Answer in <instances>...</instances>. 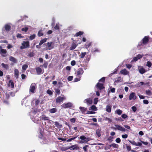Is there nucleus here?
Listing matches in <instances>:
<instances>
[{
    "mask_svg": "<svg viewBox=\"0 0 152 152\" xmlns=\"http://www.w3.org/2000/svg\"><path fill=\"white\" fill-rule=\"evenodd\" d=\"M37 110H36L30 112V114L31 119L33 122L36 123H37L39 120V118L37 114Z\"/></svg>",
    "mask_w": 152,
    "mask_h": 152,
    "instance_id": "nucleus-1",
    "label": "nucleus"
},
{
    "mask_svg": "<svg viewBox=\"0 0 152 152\" xmlns=\"http://www.w3.org/2000/svg\"><path fill=\"white\" fill-rule=\"evenodd\" d=\"M78 138L82 140L79 142L80 143H87L88 142L90 141L91 139L89 137H86L84 135H82L80 136V137H78Z\"/></svg>",
    "mask_w": 152,
    "mask_h": 152,
    "instance_id": "nucleus-2",
    "label": "nucleus"
},
{
    "mask_svg": "<svg viewBox=\"0 0 152 152\" xmlns=\"http://www.w3.org/2000/svg\"><path fill=\"white\" fill-rule=\"evenodd\" d=\"M22 45L20 47V49H23L28 48L30 47L29 42L28 41H24L21 44Z\"/></svg>",
    "mask_w": 152,
    "mask_h": 152,
    "instance_id": "nucleus-3",
    "label": "nucleus"
},
{
    "mask_svg": "<svg viewBox=\"0 0 152 152\" xmlns=\"http://www.w3.org/2000/svg\"><path fill=\"white\" fill-rule=\"evenodd\" d=\"M114 126L115 127H113V129L115 130L117 129L122 132H125L126 130V129L120 125L115 124Z\"/></svg>",
    "mask_w": 152,
    "mask_h": 152,
    "instance_id": "nucleus-4",
    "label": "nucleus"
},
{
    "mask_svg": "<svg viewBox=\"0 0 152 152\" xmlns=\"http://www.w3.org/2000/svg\"><path fill=\"white\" fill-rule=\"evenodd\" d=\"M54 43L53 42H48L47 43V50H51L54 48Z\"/></svg>",
    "mask_w": 152,
    "mask_h": 152,
    "instance_id": "nucleus-5",
    "label": "nucleus"
},
{
    "mask_svg": "<svg viewBox=\"0 0 152 152\" xmlns=\"http://www.w3.org/2000/svg\"><path fill=\"white\" fill-rule=\"evenodd\" d=\"M84 72V71L81 68H79L76 71L75 73L76 76L77 77H81V75H83Z\"/></svg>",
    "mask_w": 152,
    "mask_h": 152,
    "instance_id": "nucleus-6",
    "label": "nucleus"
},
{
    "mask_svg": "<svg viewBox=\"0 0 152 152\" xmlns=\"http://www.w3.org/2000/svg\"><path fill=\"white\" fill-rule=\"evenodd\" d=\"M66 99L64 96L62 95L57 98L56 99V102L57 103H60L63 101L64 100Z\"/></svg>",
    "mask_w": 152,
    "mask_h": 152,
    "instance_id": "nucleus-7",
    "label": "nucleus"
},
{
    "mask_svg": "<svg viewBox=\"0 0 152 152\" xmlns=\"http://www.w3.org/2000/svg\"><path fill=\"white\" fill-rule=\"evenodd\" d=\"M72 104L71 102H68L66 103H64L62 104L61 106L64 108H68L72 107Z\"/></svg>",
    "mask_w": 152,
    "mask_h": 152,
    "instance_id": "nucleus-8",
    "label": "nucleus"
},
{
    "mask_svg": "<svg viewBox=\"0 0 152 152\" xmlns=\"http://www.w3.org/2000/svg\"><path fill=\"white\" fill-rule=\"evenodd\" d=\"M36 87V85L35 83L31 84L29 88V91L32 93H34L35 92V91Z\"/></svg>",
    "mask_w": 152,
    "mask_h": 152,
    "instance_id": "nucleus-9",
    "label": "nucleus"
},
{
    "mask_svg": "<svg viewBox=\"0 0 152 152\" xmlns=\"http://www.w3.org/2000/svg\"><path fill=\"white\" fill-rule=\"evenodd\" d=\"M83 102L84 103L87 104L88 105L91 104L92 103V100L91 98H88L85 99Z\"/></svg>",
    "mask_w": 152,
    "mask_h": 152,
    "instance_id": "nucleus-10",
    "label": "nucleus"
},
{
    "mask_svg": "<svg viewBox=\"0 0 152 152\" xmlns=\"http://www.w3.org/2000/svg\"><path fill=\"white\" fill-rule=\"evenodd\" d=\"M149 41V36H145L144 38L142 39V42L143 44L145 45L147 44Z\"/></svg>",
    "mask_w": 152,
    "mask_h": 152,
    "instance_id": "nucleus-11",
    "label": "nucleus"
},
{
    "mask_svg": "<svg viewBox=\"0 0 152 152\" xmlns=\"http://www.w3.org/2000/svg\"><path fill=\"white\" fill-rule=\"evenodd\" d=\"M136 99V96L135 94L132 92L130 94L129 97V100H130L132 99L135 100Z\"/></svg>",
    "mask_w": 152,
    "mask_h": 152,
    "instance_id": "nucleus-12",
    "label": "nucleus"
},
{
    "mask_svg": "<svg viewBox=\"0 0 152 152\" xmlns=\"http://www.w3.org/2000/svg\"><path fill=\"white\" fill-rule=\"evenodd\" d=\"M11 24L8 23L6 24L4 26V28L5 30L7 31H9L11 29Z\"/></svg>",
    "mask_w": 152,
    "mask_h": 152,
    "instance_id": "nucleus-13",
    "label": "nucleus"
},
{
    "mask_svg": "<svg viewBox=\"0 0 152 152\" xmlns=\"http://www.w3.org/2000/svg\"><path fill=\"white\" fill-rule=\"evenodd\" d=\"M36 70L38 75H40L44 72V71L39 67H37Z\"/></svg>",
    "mask_w": 152,
    "mask_h": 152,
    "instance_id": "nucleus-14",
    "label": "nucleus"
},
{
    "mask_svg": "<svg viewBox=\"0 0 152 152\" xmlns=\"http://www.w3.org/2000/svg\"><path fill=\"white\" fill-rule=\"evenodd\" d=\"M120 72L122 74L125 75H128L129 73V72L126 69L121 70L120 71Z\"/></svg>",
    "mask_w": 152,
    "mask_h": 152,
    "instance_id": "nucleus-15",
    "label": "nucleus"
},
{
    "mask_svg": "<svg viewBox=\"0 0 152 152\" xmlns=\"http://www.w3.org/2000/svg\"><path fill=\"white\" fill-rule=\"evenodd\" d=\"M7 51L6 50L3 49L1 47V48L0 50V53L2 56H6L5 54L7 53Z\"/></svg>",
    "mask_w": 152,
    "mask_h": 152,
    "instance_id": "nucleus-16",
    "label": "nucleus"
},
{
    "mask_svg": "<svg viewBox=\"0 0 152 152\" xmlns=\"http://www.w3.org/2000/svg\"><path fill=\"white\" fill-rule=\"evenodd\" d=\"M96 87L99 90H101L104 88L103 84L102 83H98L96 85Z\"/></svg>",
    "mask_w": 152,
    "mask_h": 152,
    "instance_id": "nucleus-17",
    "label": "nucleus"
},
{
    "mask_svg": "<svg viewBox=\"0 0 152 152\" xmlns=\"http://www.w3.org/2000/svg\"><path fill=\"white\" fill-rule=\"evenodd\" d=\"M138 69L139 72L142 74H143L146 72L145 69L142 66H139Z\"/></svg>",
    "mask_w": 152,
    "mask_h": 152,
    "instance_id": "nucleus-18",
    "label": "nucleus"
},
{
    "mask_svg": "<svg viewBox=\"0 0 152 152\" xmlns=\"http://www.w3.org/2000/svg\"><path fill=\"white\" fill-rule=\"evenodd\" d=\"M89 110L93 112L97 110V108L95 105H93L89 108Z\"/></svg>",
    "mask_w": 152,
    "mask_h": 152,
    "instance_id": "nucleus-19",
    "label": "nucleus"
},
{
    "mask_svg": "<svg viewBox=\"0 0 152 152\" xmlns=\"http://www.w3.org/2000/svg\"><path fill=\"white\" fill-rule=\"evenodd\" d=\"M30 27V26H25L22 28L21 31H22L24 32H26L27 31Z\"/></svg>",
    "mask_w": 152,
    "mask_h": 152,
    "instance_id": "nucleus-20",
    "label": "nucleus"
},
{
    "mask_svg": "<svg viewBox=\"0 0 152 152\" xmlns=\"http://www.w3.org/2000/svg\"><path fill=\"white\" fill-rule=\"evenodd\" d=\"M143 55H141L140 54H138V55H137L136 56V57H134V58L133 60L135 61H137L138 60L140 59L141 58L142 56Z\"/></svg>",
    "mask_w": 152,
    "mask_h": 152,
    "instance_id": "nucleus-21",
    "label": "nucleus"
},
{
    "mask_svg": "<svg viewBox=\"0 0 152 152\" xmlns=\"http://www.w3.org/2000/svg\"><path fill=\"white\" fill-rule=\"evenodd\" d=\"M14 74H15V76L16 78H18L19 75V72L18 69H15Z\"/></svg>",
    "mask_w": 152,
    "mask_h": 152,
    "instance_id": "nucleus-22",
    "label": "nucleus"
},
{
    "mask_svg": "<svg viewBox=\"0 0 152 152\" xmlns=\"http://www.w3.org/2000/svg\"><path fill=\"white\" fill-rule=\"evenodd\" d=\"M77 46V44L75 43H73L72 45L71 46L70 48V50H72L75 49Z\"/></svg>",
    "mask_w": 152,
    "mask_h": 152,
    "instance_id": "nucleus-23",
    "label": "nucleus"
},
{
    "mask_svg": "<svg viewBox=\"0 0 152 152\" xmlns=\"http://www.w3.org/2000/svg\"><path fill=\"white\" fill-rule=\"evenodd\" d=\"M106 110L108 113H110L111 111V106L107 105L105 108Z\"/></svg>",
    "mask_w": 152,
    "mask_h": 152,
    "instance_id": "nucleus-24",
    "label": "nucleus"
},
{
    "mask_svg": "<svg viewBox=\"0 0 152 152\" xmlns=\"http://www.w3.org/2000/svg\"><path fill=\"white\" fill-rule=\"evenodd\" d=\"M69 148L73 150H77L78 149V147L77 145H75L69 147Z\"/></svg>",
    "mask_w": 152,
    "mask_h": 152,
    "instance_id": "nucleus-25",
    "label": "nucleus"
},
{
    "mask_svg": "<svg viewBox=\"0 0 152 152\" xmlns=\"http://www.w3.org/2000/svg\"><path fill=\"white\" fill-rule=\"evenodd\" d=\"M8 86L9 87H10L12 88L14 87V84L13 82L11 80H10L9 82Z\"/></svg>",
    "mask_w": 152,
    "mask_h": 152,
    "instance_id": "nucleus-26",
    "label": "nucleus"
},
{
    "mask_svg": "<svg viewBox=\"0 0 152 152\" xmlns=\"http://www.w3.org/2000/svg\"><path fill=\"white\" fill-rule=\"evenodd\" d=\"M9 60L10 61L13 62L14 63H16L17 62L16 59L12 56H10L9 57Z\"/></svg>",
    "mask_w": 152,
    "mask_h": 152,
    "instance_id": "nucleus-27",
    "label": "nucleus"
},
{
    "mask_svg": "<svg viewBox=\"0 0 152 152\" xmlns=\"http://www.w3.org/2000/svg\"><path fill=\"white\" fill-rule=\"evenodd\" d=\"M79 109L80 110V112L82 113H84L87 110V108L83 107H80Z\"/></svg>",
    "mask_w": 152,
    "mask_h": 152,
    "instance_id": "nucleus-28",
    "label": "nucleus"
},
{
    "mask_svg": "<svg viewBox=\"0 0 152 152\" xmlns=\"http://www.w3.org/2000/svg\"><path fill=\"white\" fill-rule=\"evenodd\" d=\"M40 118L41 119L44 120H49L48 117L46 116L45 115H43L41 116L40 117Z\"/></svg>",
    "mask_w": 152,
    "mask_h": 152,
    "instance_id": "nucleus-29",
    "label": "nucleus"
},
{
    "mask_svg": "<svg viewBox=\"0 0 152 152\" xmlns=\"http://www.w3.org/2000/svg\"><path fill=\"white\" fill-rule=\"evenodd\" d=\"M47 39L46 38L43 39H42L39 43V45H42L43 43L46 42Z\"/></svg>",
    "mask_w": 152,
    "mask_h": 152,
    "instance_id": "nucleus-30",
    "label": "nucleus"
},
{
    "mask_svg": "<svg viewBox=\"0 0 152 152\" xmlns=\"http://www.w3.org/2000/svg\"><path fill=\"white\" fill-rule=\"evenodd\" d=\"M83 34V32L81 31H80L76 33L75 35V36L77 37L79 36L82 35Z\"/></svg>",
    "mask_w": 152,
    "mask_h": 152,
    "instance_id": "nucleus-31",
    "label": "nucleus"
},
{
    "mask_svg": "<svg viewBox=\"0 0 152 152\" xmlns=\"http://www.w3.org/2000/svg\"><path fill=\"white\" fill-rule=\"evenodd\" d=\"M57 111V110L56 108H53L50 109L49 110V112L52 113H56Z\"/></svg>",
    "mask_w": 152,
    "mask_h": 152,
    "instance_id": "nucleus-32",
    "label": "nucleus"
},
{
    "mask_svg": "<svg viewBox=\"0 0 152 152\" xmlns=\"http://www.w3.org/2000/svg\"><path fill=\"white\" fill-rule=\"evenodd\" d=\"M122 79L121 78V77H118L116 79L115 82L118 83L121 82H122Z\"/></svg>",
    "mask_w": 152,
    "mask_h": 152,
    "instance_id": "nucleus-33",
    "label": "nucleus"
},
{
    "mask_svg": "<svg viewBox=\"0 0 152 152\" xmlns=\"http://www.w3.org/2000/svg\"><path fill=\"white\" fill-rule=\"evenodd\" d=\"M2 66L5 69H8V65L7 64H4V63H2L1 64Z\"/></svg>",
    "mask_w": 152,
    "mask_h": 152,
    "instance_id": "nucleus-34",
    "label": "nucleus"
},
{
    "mask_svg": "<svg viewBox=\"0 0 152 152\" xmlns=\"http://www.w3.org/2000/svg\"><path fill=\"white\" fill-rule=\"evenodd\" d=\"M110 147H113L114 148H118V145L116 144L113 143L110 145Z\"/></svg>",
    "mask_w": 152,
    "mask_h": 152,
    "instance_id": "nucleus-35",
    "label": "nucleus"
},
{
    "mask_svg": "<svg viewBox=\"0 0 152 152\" xmlns=\"http://www.w3.org/2000/svg\"><path fill=\"white\" fill-rule=\"evenodd\" d=\"M100 132L101 130L99 129L97 130L96 131V133L99 137H100L101 136Z\"/></svg>",
    "mask_w": 152,
    "mask_h": 152,
    "instance_id": "nucleus-36",
    "label": "nucleus"
},
{
    "mask_svg": "<svg viewBox=\"0 0 152 152\" xmlns=\"http://www.w3.org/2000/svg\"><path fill=\"white\" fill-rule=\"evenodd\" d=\"M62 26L61 25H60L59 23H57L54 27V28L56 30H58L59 29V26Z\"/></svg>",
    "mask_w": 152,
    "mask_h": 152,
    "instance_id": "nucleus-37",
    "label": "nucleus"
},
{
    "mask_svg": "<svg viewBox=\"0 0 152 152\" xmlns=\"http://www.w3.org/2000/svg\"><path fill=\"white\" fill-rule=\"evenodd\" d=\"M42 128H40L39 129V132L40 133V134L39 135V137L40 138H42Z\"/></svg>",
    "mask_w": 152,
    "mask_h": 152,
    "instance_id": "nucleus-38",
    "label": "nucleus"
},
{
    "mask_svg": "<svg viewBox=\"0 0 152 152\" xmlns=\"http://www.w3.org/2000/svg\"><path fill=\"white\" fill-rule=\"evenodd\" d=\"M116 113L119 115H121L122 113V111L120 109H118L115 111Z\"/></svg>",
    "mask_w": 152,
    "mask_h": 152,
    "instance_id": "nucleus-39",
    "label": "nucleus"
},
{
    "mask_svg": "<svg viewBox=\"0 0 152 152\" xmlns=\"http://www.w3.org/2000/svg\"><path fill=\"white\" fill-rule=\"evenodd\" d=\"M28 66L27 65L25 64L23 65L22 67V69L24 70H26V69L27 68Z\"/></svg>",
    "mask_w": 152,
    "mask_h": 152,
    "instance_id": "nucleus-40",
    "label": "nucleus"
},
{
    "mask_svg": "<svg viewBox=\"0 0 152 152\" xmlns=\"http://www.w3.org/2000/svg\"><path fill=\"white\" fill-rule=\"evenodd\" d=\"M35 37L36 35L35 34H33L29 37V39L30 40H32L35 38Z\"/></svg>",
    "mask_w": 152,
    "mask_h": 152,
    "instance_id": "nucleus-41",
    "label": "nucleus"
},
{
    "mask_svg": "<svg viewBox=\"0 0 152 152\" xmlns=\"http://www.w3.org/2000/svg\"><path fill=\"white\" fill-rule=\"evenodd\" d=\"M146 94L148 95H151L152 93L151 91L149 90H146L145 91Z\"/></svg>",
    "mask_w": 152,
    "mask_h": 152,
    "instance_id": "nucleus-42",
    "label": "nucleus"
},
{
    "mask_svg": "<svg viewBox=\"0 0 152 152\" xmlns=\"http://www.w3.org/2000/svg\"><path fill=\"white\" fill-rule=\"evenodd\" d=\"M117 70L118 69H115L113 71V72L109 75V76H111L112 75L115 73H116L117 71Z\"/></svg>",
    "mask_w": 152,
    "mask_h": 152,
    "instance_id": "nucleus-43",
    "label": "nucleus"
},
{
    "mask_svg": "<svg viewBox=\"0 0 152 152\" xmlns=\"http://www.w3.org/2000/svg\"><path fill=\"white\" fill-rule=\"evenodd\" d=\"M77 137V136H76V137H73L71 138H70V139L67 140H66V141L67 142H70L72 140H73L75 139Z\"/></svg>",
    "mask_w": 152,
    "mask_h": 152,
    "instance_id": "nucleus-44",
    "label": "nucleus"
},
{
    "mask_svg": "<svg viewBox=\"0 0 152 152\" xmlns=\"http://www.w3.org/2000/svg\"><path fill=\"white\" fill-rule=\"evenodd\" d=\"M152 65L151 63V61H148L147 62L146 66L148 67H150Z\"/></svg>",
    "mask_w": 152,
    "mask_h": 152,
    "instance_id": "nucleus-45",
    "label": "nucleus"
},
{
    "mask_svg": "<svg viewBox=\"0 0 152 152\" xmlns=\"http://www.w3.org/2000/svg\"><path fill=\"white\" fill-rule=\"evenodd\" d=\"M104 119L105 121H108L109 122H111L112 121V120L110 119L109 118H108L107 117H105L104 118Z\"/></svg>",
    "mask_w": 152,
    "mask_h": 152,
    "instance_id": "nucleus-46",
    "label": "nucleus"
},
{
    "mask_svg": "<svg viewBox=\"0 0 152 152\" xmlns=\"http://www.w3.org/2000/svg\"><path fill=\"white\" fill-rule=\"evenodd\" d=\"M99 49L97 48H95L93 49V52L95 53L96 52H99Z\"/></svg>",
    "mask_w": 152,
    "mask_h": 152,
    "instance_id": "nucleus-47",
    "label": "nucleus"
},
{
    "mask_svg": "<svg viewBox=\"0 0 152 152\" xmlns=\"http://www.w3.org/2000/svg\"><path fill=\"white\" fill-rule=\"evenodd\" d=\"M98 102V98H95L94 100V104H96Z\"/></svg>",
    "mask_w": 152,
    "mask_h": 152,
    "instance_id": "nucleus-48",
    "label": "nucleus"
},
{
    "mask_svg": "<svg viewBox=\"0 0 152 152\" xmlns=\"http://www.w3.org/2000/svg\"><path fill=\"white\" fill-rule=\"evenodd\" d=\"M86 54V52H82L81 53V56L80 58H83L85 57V55Z\"/></svg>",
    "mask_w": 152,
    "mask_h": 152,
    "instance_id": "nucleus-49",
    "label": "nucleus"
},
{
    "mask_svg": "<svg viewBox=\"0 0 152 152\" xmlns=\"http://www.w3.org/2000/svg\"><path fill=\"white\" fill-rule=\"evenodd\" d=\"M54 124L58 128L60 126L59 123L57 121L54 122Z\"/></svg>",
    "mask_w": 152,
    "mask_h": 152,
    "instance_id": "nucleus-50",
    "label": "nucleus"
},
{
    "mask_svg": "<svg viewBox=\"0 0 152 152\" xmlns=\"http://www.w3.org/2000/svg\"><path fill=\"white\" fill-rule=\"evenodd\" d=\"M38 35L39 37H40L43 35V34L41 31H39L38 33Z\"/></svg>",
    "mask_w": 152,
    "mask_h": 152,
    "instance_id": "nucleus-51",
    "label": "nucleus"
},
{
    "mask_svg": "<svg viewBox=\"0 0 152 152\" xmlns=\"http://www.w3.org/2000/svg\"><path fill=\"white\" fill-rule=\"evenodd\" d=\"M76 64V62L74 60H73L71 61V64L72 66L75 65Z\"/></svg>",
    "mask_w": 152,
    "mask_h": 152,
    "instance_id": "nucleus-52",
    "label": "nucleus"
},
{
    "mask_svg": "<svg viewBox=\"0 0 152 152\" xmlns=\"http://www.w3.org/2000/svg\"><path fill=\"white\" fill-rule=\"evenodd\" d=\"M73 78V77L72 76H69L67 78V80L69 81H70L72 80Z\"/></svg>",
    "mask_w": 152,
    "mask_h": 152,
    "instance_id": "nucleus-53",
    "label": "nucleus"
},
{
    "mask_svg": "<svg viewBox=\"0 0 152 152\" xmlns=\"http://www.w3.org/2000/svg\"><path fill=\"white\" fill-rule=\"evenodd\" d=\"M56 94L58 95H59L60 93V91L59 89H56L55 91Z\"/></svg>",
    "mask_w": 152,
    "mask_h": 152,
    "instance_id": "nucleus-54",
    "label": "nucleus"
},
{
    "mask_svg": "<svg viewBox=\"0 0 152 152\" xmlns=\"http://www.w3.org/2000/svg\"><path fill=\"white\" fill-rule=\"evenodd\" d=\"M47 92L50 95H52L53 94V92L49 90H47Z\"/></svg>",
    "mask_w": 152,
    "mask_h": 152,
    "instance_id": "nucleus-55",
    "label": "nucleus"
},
{
    "mask_svg": "<svg viewBox=\"0 0 152 152\" xmlns=\"http://www.w3.org/2000/svg\"><path fill=\"white\" fill-rule=\"evenodd\" d=\"M17 37L18 38H23V37L22 36V35L21 34H18L17 35Z\"/></svg>",
    "mask_w": 152,
    "mask_h": 152,
    "instance_id": "nucleus-56",
    "label": "nucleus"
},
{
    "mask_svg": "<svg viewBox=\"0 0 152 152\" xmlns=\"http://www.w3.org/2000/svg\"><path fill=\"white\" fill-rule=\"evenodd\" d=\"M105 80V78L104 77H103L100 80H99V82H102V83Z\"/></svg>",
    "mask_w": 152,
    "mask_h": 152,
    "instance_id": "nucleus-57",
    "label": "nucleus"
},
{
    "mask_svg": "<svg viewBox=\"0 0 152 152\" xmlns=\"http://www.w3.org/2000/svg\"><path fill=\"white\" fill-rule=\"evenodd\" d=\"M88 146V145H86L83 147V149L85 151H87V148Z\"/></svg>",
    "mask_w": 152,
    "mask_h": 152,
    "instance_id": "nucleus-58",
    "label": "nucleus"
},
{
    "mask_svg": "<svg viewBox=\"0 0 152 152\" xmlns=\"http://www.w3.org/2000/svg\"><path fill=\"white\" fill-rule=\"evenodd\" d=\"M121 140L119 138H118L115 140V141L118 143H119L121 142Z\"/></svg>",
    "mask_w": 152,
    "mask_h": 152,
    "instance_id": "nucleus-59",
    "label": "nucleus"
},
{
    "mask_svg": "<svg viewBox=\"0 0 152 152\" xmlns=\"http://www.w3.org/2000/svg\"><path fill=\"white\" fill-rule=\"evenodd\" d=\"M144 83L143 82H140V83H138L137 84L138 86H137L140 87L141 86H142L143 85Z\"/></svg>",
    "mask_w": 152,
    "mask_h": 152,
    "instance_id": "nucleus-60",
    "label": "nucleus"
},
{
    "mask_svg": "<svg viewBox=\"0 0 152 152\" xmlns=\"http://www.w3.org/2000/svg\"><path fill=\"white\" fill-rule=\"evenodd\" d=\"M91 45V43H89L86 45V48L88 49V48Z\"/></svg>",
    "mask_w": 152,
    "mask_h": 152,
    "instance_id": "nucleus-61",
    "label": "nucleus"
},
{
    "mask_svg": "<svg viewBox=\"0 0 152 152\" xmlns=\"http://www.w3.org/2000/svg\"><path fill=\"white\" fill-rule=\"evenodd\" d=\"M121 117L124 119H125L127 117V116L125 114H123L122 115Z\"/></svg>",
    "mask_w": 152,
    "mask_h": 152,
    "instance_id": "nucleus-62",
    "label": "nucleus"
},
{
    "mask_svg": "<svg viewBox=\"0 0 152 152\" xmlns=\"http://www.w3.org/2000/svg\"><path fill=\"white\" fill-rule=\"evenodd\" d=\"M122 137L123 138H126L128 137V135L127 134H123L122 135Z\"/></svg>",
    "mask_w": 152,
    "mask_h": 152,
    "instance_id": "nucleus-63",
    "label": "nucleus"
},
{
    "mask_svg": "<svg viewBox=\"0 0 152 152\" xmlns=\"http://www.w3.org/2000/svg\"><path fill=\"white\" fill-rule=\"evenodd\" d=\"M132 110L135 112L137 110V108L135 106H133L132 107Z\"/></svg>",
    "mask_w": 152,
    "mask_h": 152,
    "instance_id": "nucleus-64",
    "label": "nucleus"
}]
</instances>
